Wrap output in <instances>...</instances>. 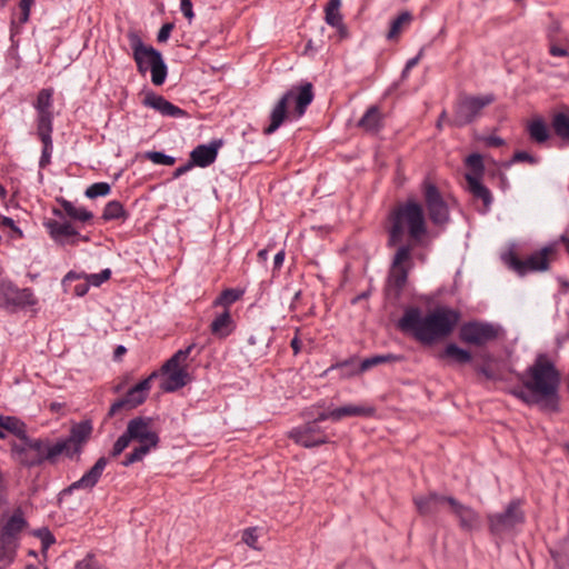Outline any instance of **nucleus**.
<instances>
[{
	"instance_id": "nucleus-1",
	"label": "nucleus",
	"mask_w": 569,
	"mask_h": 569,
	"mask_svg": "<svg viewBox=\"0 0 569 569\" xmlns=\"http://www.w3.org/2000/svg\"><path fill=\"white\" fill-rule=\"evenodd\" d=\"M460 318V311L449 307H437L426 315L418 307H409L398 320V328L421 345L431 346L449 337Z\"/></svg>"
},
{
	"instance_id": "nucleus-2",
	"label": "nucleus",
	"mask_w": 569,
	"mask_h": 569,
	"mask_svg": "<svg viewBox=\"0 0 569 569\" xmlns=\"http://www.w3.org/2000/svg\"><path fill=\"white\" fill-rule=\"evenodd\" d=\"M517 378L528 391L535 393L541 410H560V372L545 355H539L523 373H517Z\"/></svg>"
},
{
	"instance_id": "nucleus-3",
	"label": "nucleus",
	"mask_w": 569,
	"mask_h": 569,
	"mask_svg": "<svg viewBox=\"0 0 569 569\" xmlns=\"http://www.w3.org/2000/svg\"><path fill=\"white\" fill-rule=\"evenodd\" d=\"M388 241L389 248L396 247L405 239L406 233L409 237V243L412 249L422 243L428 233V227L425 210L421 203L415 199H408L392 208L388 216Z\"/></svg>"
},
{
	"instance_id": "nucleus-4",
	"label": "nucleus",
	"mask_w": 569,
	"mask_h": 569,
	"mask_svg": "<svg viewBox=\"0 0 569 569\" xmlns=\"http://www.w3.org/2000/svg\"><path fill=\"white\" fill-rule=\"evenodd\" d=\"M64 449L62 443H51L48 438H30L26 435L19 443H11L10 452L12 459L19 465L33 468L44 462L56 463Z\"/></svg>"
},
{
	"instance_id": "nucleus-5",
	"label": "nucleus",
	"mask_w": 569,
	"mask_h": 569,
	"mask_svg": "<svg viewBox=\"0 0 569 569\" xmlns=\"http://www.w3.org/2000/svg\"><path fill=\"white\" fill-rule=\"evenodd\" d=\"M313 97L312 84L310 82H306L299 87H292L279 99L271 110L270 123L263 129V133L266 136L273 133L289 117L288 106L291 101H295L292 116L298 119L305 114Z\"/></svg>"
},
{
	"instance_id": "nucleus-6",
	"label": "nucleus",
	"mask_w": 569,
	"mask_h": 569,
	"mask_svg": "<svg viewBox=\"0 0 569 569\" xmlns=\"http://www.w3.org/2000/svg\"><path fill=\"white\" fill-rule=\"evenodd\" d=\"M127 432L132 441L139 445L133 450L126 455L121 465L129 467L136 462H140L143 458L159 446V435L152 430V418L139 416L129 420L127 425Z\"/></svg>"
},
{
	"instance_id": "nucleus-7",
	"label": "nucleus",
	"mask_w": 569,
	"mask_h": 569,
	"mask_svg": "<svg viewBox=\"0 0 569 569\" xmlns=\"http://www.w3.org/2000/svg\"><path fill=\"white\" fill-rule=\"evenodd\" d=\"M522 506L523 500L515 498L507 503L502 511L488 513L489 532L498 538L516 532L526 522V512Z\"/></svg>"
},
{
	"instance_id": "nucleus-8",
	"label": "nucleus",
	"mask_w": 569,
	"mask_h": 569,
	"mask_svg": "<svg viewBox=\"0 0 569 569\" xmlns=\"http://www.w3.org/2000/svg\"><path fill=\"white\" fill-rule=\"evenodd\" d=\"M194 347L196 345L191 343L187 348L178 350L163 363L162 371L167 373V377L160 385L162 391L174 392L189 382V373L182 365Z\"/></svg>"
},
{
	"instance_id": "nucleus-9",
	"label": "nucleus",
	"mask_w": 569,
	"mask_h": 569,
	"mask_svg": "<svg viewBox=\"0 0 569 569\" xmlns=\"http://www.w3.org/2000/svg\"><path fill=\"white\" fill-rule=\"evenodd\" d=\"M556 252L553 246H546L541 250L533 252L527 259H520L513 250L502 254V261L509 269L519 276L528 272L546 271L549 268V256Z\"/></svg>"
},
{
	"instance_id": "nucleus-10",
	"label": "nucleus",
	"mask_w": 569,
	"mask_h": 569,
	"mask_svg": "<svg viewBox=\"0 0 569 569\" xmlns=\"http://www.w3.org/2000/svg\"><path fill=\"white\" fill-rule=\"evenodd\" d=\"M500 327L481 320H470L459 327V340L466 345L485 347L499 338Z\"/></svg>"
},
{
	"instance_id": "nucleus-11",
	"label": "nucleus",
	"mask_w": 569,
	"mask_h": 569,
	"mask_svg": "<svg viewBox=\"0 0 569 569\" xmlns=\"http://www.w3.org/2000/svg\"><path fill=\"white\" fill-rule=\"evenodd\" d=\"M411 251V244H400L392 258L388 284L395 290L396 296H400L407 284L409 271L412 267Z\"/></svg>"
},
{
	"instance_id": "nucleus-12",
	"label": "nucleus",
	"mask_w": 569,
	"mask_h": 569,
	"mask_svg": "<svg viewBox=\"0 0 569 569\" xmlns=\"http://www.w3.org/2000/svg\"><path fill=\"white\" fill-rule=\"evenodd\" d=\"M495 101V96H467L460 99L455 108L452 123L456 127H465L475 121L482 109Z\"/></svg>"
},
{
	"instance_id": "nucleus-13",
	"label": "nucleus",
	"mask_w": 569,
	"mask_h": 569,
	"mask_svg": "<svg viewBox=\"0 0 569 569\" xmlns=\"http://www.w3.org/2000/svg\"><path fill=\"white\" fill-rule=\"evenodd\" d=\"M158 378V372L153 371L147 378L131 387L126 395L116 400L109 408L108 417H114L120 410H132L142 405L151 390V382Z\"/></svg>"
},
{
	"instance_id": "nucleus-14",
	"label": "nucleus",
	"mask_w": 569,
	"mask_h": 569,
	"mask_svg": "<svg viewBox=\"0 0 569 569\" xmlns=\"http://www.w3.org/2000/svg\"><path fill=\"white\" fill-rule=\"evenodd\" d=\"M43 226L50 238L59 246H77L79 241L88 242V236L80 234L71 222L47 219Z\"/></svg>"
},
{
	"instance_id": "nucleus-15",
	"label": "nucleus",
	"mask_w": 569,
	"mask_h": 569,
	"mask_svg": "<svg viewBox=\"0 0 569 569\" xmlns=\"http://www.w3.org/2000/svg\"><path fill=\"white\" fill-rule=\"evenodd\" d=\"M288 437L305 448L319 447L329 442L328 435L317 425V421H307L301 426L292 428L288 432Z\"/></svg>"
},
{
	"instance_id": "nucleus-16",
	"label": "nucleus",
	"mask_w": 569,
	"mask_h": 569,
	"mask_svg": "<svg viewBox=\"0 0 569 569\" xmlns=\"http://www.w3.org/2000/svg\"><path fill=\"white\" fill-rule=\"evenodd\" d=\"M423 196L431 222L436 226L447 223L450 218L449 208L438 188L432 183H427L425 186Z\"/></svg>"
},
{
	"instance_id": "nucleus-17",
	"label": "nucleus",
	"mask_w": 569,
	"mask_h": 569,
	"mask_svg": "<svg viewBox=\"0 0 569 569\" xmlns=\"http://www.w3.org/2000/svg\"><path fill=\"white\" fill-rule=\"evenodd\" d=\"M92 423L89 420H84L72 426L70 435L67 438L57 441L58 443H62L66 448L62 455L70 459L74 456H80L84 443L92 433Z\"/></svg>"
},
{
	"instance_id": "nucleus-18",
	"label": "nucleus",
	"mask_w": 569,
	"mask_h": 569,
	"mask_svg": "<svg viewBox=\"0 0 569 569\" xmlns=\"http://www.w3.org/2000/svg\"><path fill=\"white\" fill-rule=\"evenodd\" d=\"M108 465V459L106 457H100L94 465L83 473V476L77 481L72 482L68 487L61 490V496H70L76 490H87L92 491L93 488L100 481L103 471Z\"/></svg>"
},
{
	"instance_id": "nucleus-19",
	"label": "nucleus",
	"mask_w": 569,
	"mask_h": 569,
	"mask_svg": "<svg viewBox=\"0 0 569 569\" xmlns=\"http://www.w3.org/2000/svg\"><path fill=\"white\" fill-rule=\"evenodd\" d=\"M53 89L43 88L38 92L33 107L37 111V130L53 129Z\"/></svg>"
},
{
	"instance_id": "nucleus-20",
	"label": "nucleus",
	"mask_w": 569,
	"mask_h": 569,
	"mask_svg": "<svg viewBox=\"0 0 569 569\" xmlns=\"http://www.w3.org/2000/svg\"><path fill=\"white\" fill-rule=\"evenodd\" d=\"M452 515L458 520V526L462 531L471 532L480 526V515L472 507L461 503L458 499L450 496L447 499Z\"/></svg>"
},
{
	"instance_id": "nucleus-21",
	"label": "nucleus",
	"mask_w": 569,
	"mask_h": 569,
	"mask_svg": "<svg viewBox=\"0 0 569 569\" xmlns=\"http://www.w3.org/2000/svg\"><path fill=\"white\" fill-rule=\"evenodd\" d=\"M1 295L7 306L24 308L37 303V299L30 288L20 289L12 282H7L1 286Z\"/></svg>"
},
{
	"instance_id": "nucleus-22",
	"label": "nucleus",
	"mask_w": 569,
	"mask_h": 569,
	"mask_svg": "<svg viewBox=\"0 0 569 569\" xmlns=\"http://www.w3.org/2000/svg\"><path fill=\"white\" fill-rule=\"evenodd\" d=\"M127 37L132 49V57L136 61L137 69L140 73L144 74L149 70L152 61L149 51L156 49L151 46H146L136 31H129Z\"/></svg>"
},
{
	"instance_id": "nucleus-23",
	"label": "nucleus",
	"mask_w": 569,
	"mask_h": 569,
	"mask_svg": "<svg viewBox=\"0 0 569 569\" xmlns=\"http://www.w3.org/2000/svg\"><path fill=\"white\" fill-rule=\"evenodd\" d=\"M221 139L212 140L208 144H199L190 152V162L193 167L207 168L212 164L217 157L218 151L222 147Z\"/></svg>"
},
{
	"instance_id": "nucleus-24",
	"label": "nucleus",
	"mask_w": 569,
	"mask_h": 569,
	"mask_svg": "<svg viewBox=\"0 0 569 569\" xmlns=\"http://www.w3.org/2000/svg\"><path fill=\"white\" fill-rule=\"evenodd\" d=\"M29 523L24 518L23 510L18 507L13 513L2 523L0 537L20 542L21 533L28 528Z\"/></svg>"
},
{
	"instance_id": "nucleus-25",
	"label": "nucleus",
	"mask_w": 569,
	"mask_h": 569,
	"mask_svg": "<svg viewBox=\"0 0 569 569\" xmlns=\"http://www.w3.org/2000/svg\"><path fill=\"white\" fill-rule=\"evenodd\" d=\"M437 359L447 366H465L472 361V353L451 342L437 353Z\"/></svg>"
},
{
	"instance_id": "nucleus-26",
	"label": "nucleus",
	"mask_w": 569,
	"mask_h": 569,
	"mask_svg": "<svg viewBox=\"0 0 569 569\" xmlns=\"http://www.w3.org/2000/svg\"><path fill=\"white\" fill-rule=\"evenodd\" d=\"M143 104L150 107L164 117L182 118L187 116V112L168 101L162 96L156 93H148L143 100Z\"/></svg>"
},
{
	"instance_id": "nucleus-27",
	"label": "nucleus",
	"mask_w": 569,
	"mask_h": 569,
	"mask_svg": "<svg viewBox=\"0 0 569 569\" xmlns=\"http://www.w3.org/2000/svg\"><path fill=\"white\" fill-rule=\"evenodd\" d=\"M447 499H450V496H443L436 491H430L425 496L413 497V503L419 515L431 516L438 512L439 505L447 503Z\"/></svg>"
},
{
	"instance_id": "nucleus-28",
	"label": "nucleus",
	"mask_w": 569,
	"mask_h": 569,
	"mask_svg": "<svg viewBox=\"0 0 569 569\" xmlns=\"http://www.w3.org/2000/svg\"><path fill=\"white\" fill-rule=\"evenodd\" d=\"M57 202L60 204L61 209L53 208L52 213L57 218H63V212L72 220L79 222H88L92 220L93 213L87 210L83 207H76L71 201L64 198H57Z\"/></svg>"
},
{
	"instance_id": "nucleus-29",
	"label": "nucleus",
	"mask_w": 569,
	"mask_h": 569,
	"mask_svg": "<svg viewBox=\"0 0 569 569\" xmlns=\"http://www.w3.org/2000/svg\"><path fill=\"white\" fill-rule=\"evenodd\" d=\"M465 179L468 183V191L475 199L482 201V212H487L493 200L491 191L481 182L479 177L465 176Z\"/></svg>"
},
{
	"instance_id": "nucleus-30",
	"label": "nucleus",
	"mask_w": 569,
	"mask_h": 569,
	"mask_svg": "<svg viewBox=\"0 0 569 569\" xmlns=\"http://www.w3.org/2000/svg\"><path fill=\"white\" fill-rule=\"evenodd\" d=\"M236 329L234 321L229 310L218 315L210 325V332L218 339H226Z\"/></svg>"
},
{
	"instance_id": "nucleus-31",
	"label": "nucleus",
	"mask_w": 569,
	"mask_h": 569,
	"mask_svg": "<svg viewBox=\"0 0 569 569\" xmlns=\"http://www.w3.org/2000/svg\"><path fill=\"white\" fill-rule=\"evenodd\" d=\"M357 126L366 132L378 133L383 127L380 108L378 106H370L359 119Z\"/></svg>"
},
{
	"instance_id": "nucleus-32",
	"label": "nucleus",
	"mask_w": 569,
	"mask_h": 569,
	"mask_svg": "<svg viewBox=\"0 0 569 569\" xmlns=\"http://www.w3.org/2000/svg\"><path fill=\"white\" fill-rule=\"evenodd\" d=\"M376 412L375 407L365 405H346L333 409L332 420L340 421L346 417H372Z\"/></svg>"
},
{
	"instance_id": "nucleus-33",
	"label": "nucleus",
	"mask_w": 569,
	"mask_h": 569,
	"mask_svg": "<svg viewBox=\"0 0 569 569\" xmlns=\"http://www.w3.org/2000/svg\"><path fill=\"white\" fill-rule=\"evenodd\" d=\"M526 130L530 140L543 144L550 139V130L542 118H535L527 123Z\"/></svg>"
},
{
	"instance_id": "nucleus-34",
	"label": "nucleus",
	"mask_w": 569,
	"mask_h": 569,
	"mask_svg": "<svg viewBox=\"0 0 569 569\" xmlns=\"http://www.w3.org/2000/svg\"><path fill=\"white\" fill-rule=\"evenodd\" d=\"M52 132L53 129L37 130V136L42 143V151L39 160V167L42 169H44L51 162V156L53 151Z\"/></svg>"
},
{
	"instance_id": "nucleus-35",
	"label": "nucleus",
	"mask_w": 569,
	"mask_h": 569,
	"mask_svg": "<svg viewBox=\"0 0 569 569\" xmlns=\"http://www.w3.org/2000/svg\"><path fill=\"white\" fill-rule=\"evenodd\" d=\"M149 53L152 57L151 66L149 68L151 71V81L154 86H161L167 77V64L158 50H151Z\"/></svg>"
},
{
	"instance_id": "nucleus-36",
	"label": "nucleus",
	"mask_w": 569,
	"mask_h": 569,
	"mask_svg": "<svg viewBox=\"0 0 569 569\" xmlns=\"http://www.w3.org/2000/svg\"><path fill=\"white\" fill-rule=\"evenodd\" d=\"M403 359V356L395 353L375 355L360 361L358 371L366 372L376 366L401 362Z\"/></svg>"
},
{
	"instance_id": "nucleus-37",
	"label": "nucleus",
	"mask_w": 569,
	"mask_h": 569,
	"mask_svg": "<svg viewBox=\"0 0 569 569\" xmlns=\"http://www.w3.org/2000/svg\"><path fill=\"white\" fill-rule=\"evenodd\" d=\"M20 542L0 537V569L10 566L17 556Z\"/></svg>"
},
{
	"instance_id": "nucleus-38",
	"label": "nucleus",
	"mask_w": 569,
	"mask_h": 569,
	"mask_svg": "<svg viewBox=\"0 0 569 569\" xmlns=\"http://www.w3.org/2000/svg\"><path fill=\"white\" fill-rule=\"evenodd\" d=\"M0 430H7L20 440L27 435V426L17 417L0 415Z\"/></svg>"
},
{
	"instance_id": "nucleus-39",
	"label": "nucleus",
	"mask_w": 569,
	"mask_h": 569,
	"mask_svg": "<svg viewBox=\"0 0 569 569\" xmlns=\"http://www.w3.org/2000/svg\"><path fill=\"white\" fill-rule=\"evenodd\" d=\"M329 370H339L341 378H351L358 375L363 373V371L359 370V363L357 357H350L346 360L338 361L333 363Z\"/></svg>"
},
{
	"instance_id": "nucleus-40",
	"label": "nucleus",
	"mask_w": 569,
	"mask_h": 569,
	"mask_svg": "<svg viewBox=\"0 0 569 569\" xmlns=\"http://www.w3.org/2000/svg\"><path fill=\"white\" fill-rule=\"evenodd\" d=\"M129 213L118 200L109 201L103 209L101 219L104 221L126 220Z\"/></svg>"
},
{
	"instance_id": "nucleus-41",
	"label": "nucleus",
	"mask_w": 569,
	"mask_h": 569,
	"mask_svg": "<svg viewBox=\"0 0 569 569\" xmlns=\"http://www.w3.org/2000/svg\"><path fill=\"white\" fill-rule=\"evenodd\" d=\"M551 126L555 133L563 141L569 142V114L558 112L552 117Z\"/></svg>"
},
{
	"instance_id": "nucleus-42",
	"label": "nucleus",
	"mask_w": 569,
	"mask_h": 569,
	"mask_svg": "<svg viewBox=\"0 0 569 569\" xmlns=\"http://www.w3.org/2000/svg\"><path fill=\"white\" fill-rule=\"evenodd\" d=\"M341 0H329L325 7V21L330 27L337 26L343 20L340 12Z\"/></svg>"
},
{
	"instance_id": "nucleus-43",
	"label": "nucleus",
	"mask_w": 569,
	"mask_h": 569,
	"mask_svg": "<svg viewBox=\"0 0 569 569\" xmlns=\"http://www.w3.org/2000/svg\"><path fill=\"white\" fill-rule=\"evenodd\" d=\"M244 291L241 289L229 288L224 289L213 301V306H222L228 310V308L238 301Z\"/></svg>"
},
{
	"instance_id": "nucleus-44",
	"label": "nucleus",
	"mask_w": 569,
	"mask_h": 569,
	"mask_svg": "<svg viewBox=\"0 0 569 569\" xmlns=\"http://www.w3.org/2000/svg\"><path fill=\"white\" fill-rule=\"evenodd\" d=\"M466 164L470 169V172H467L465 176H475L482 178L485 172V164L482 156L479 153H471L466 158Z\"/></svg>"
},
{
	"instance_id": "nucleus-45",
	"label": "nucleus",
	"mask_w": 569,
	"mask_h": 569,
	"mask_svg": "<svg viewBox=\"0 0 569 569\" xmlns=\"http://www.w3.org/2000/svg\"><path fill=\"white\" fill-rule=\"evenodd\" d=\"M411 20H412V16L409 11H405V12L400 13L396 19H393L391 21L390 30L387 33V39L388 40L396 39L400 34L402 26L409 24Z\"/></svg>"
},
{
	"instance_id": "nucleus-46",
	"label": "nucleus",
	"mask_w": 569,
	"mask_h": 569,
	"mask_svg": "<svg viewBox=\"0 0 569 569\" xmlns=\"http://www.w3.org/2000/svg\"><path fill=\"white\" fill-rule=\"evenodd\" d=\"M509 393L528 406L537 405L539 407V400L535 393L528 391L523 386L510 389Z\"/></svg>"
},
{
	"instance_id": "nucleus-47",
	"label": "nucleus",
	"mask_w": 569,
	"mask_h": 569,
	"mask_svg": "<svg viewBox=\"0 0 569 569\" xmlns=\"http://www.w3.org/2000/svg\"><path fill=\"white\" fill-rule=\"evenodd\" d=\"M111 187L108 182H96L86 189V197L94 199L97 197H106L110 193Z\"/></svg>"
},
{
	"instance_id": "nucleus-48",
	"label": "nucleus",
	"mask_w": 569,
	"mask_h": 569,
	"mask_svg": "<svg viewBox=\"0 0 569 569\" xmlns=\"http://www.w3.org/2000/svg\"><path fill=\"white\" fill-rule=\"evenodd\" d=\"M516 162H527L529 164H537L538 158L527 151L519 150L516 151L512 158L509 161H506L502 166L503 168H510Z\"/></svg>"
},
{
	"instance_id": "nucleus-49",
	"label": "nucleus",
	"mask_w": 569,
	"mask_h": 569,
	"mask_svg": "<svg viewBox=\"0 0 569 569\" xmlns=\"http://www.w3.org/2000/svg\"><path fill=\"white\" fill-rule=\"evenodd\" d=\"M146 158L152 161L154 164L173 166L176 159L160 151H148Z\"/></svg>"
},
{
	"instance_id": "nucleus-50",
	"label": "nucleus",
	"mask_w": 569,
	"mask_h": 569,
	"mask_svg": "<svg viewBox=\"0 0 569 569\" xmlns=\"http://www.w3.org/2000/svg\"><path fill=\"white\" fill-rule=\"evenodd\" d=\"M34 536L41 540L42 552H46L56 542L54 536L46 527L36 530Z\"/></svg>"
},
{
	"instance_id": "nucleus-51",
	"label": "nucleus",
	"mask_w": 569,
	"mask_h": 569,
	"mask_svg": "<svg viewBox=\"0 0 569 569\" xmlns=\"http://www.w3.org/2000/svg\"><path fill=\"white\" fill-rule=\"evenodd\" d=\"M131 438H129L127 430L116 440L113 443L112 450L110 452L111 457L116 458L123 452V450L130 445Z\"/></svg>"
},
{
	"instance_id": "nucleus-52",
	"label": "nucleus",
	"mask_w": 569,
	"mask_h": 569,
	"mask_svg": "<svg viewBox=\"0 0 569 569\" xmlns=\"http://www.w3.org/2000/svg\"><path fill=\"white\" fill-rule=\"evenodd\" d=\"M76 569H106L93 555L88 553L82 560L78 561Z\"/></svg>"
},
{
	"instance_id": "nucleus-53",
	"label": "nucleus",
	"mask_w": 569,
	"mask_h": 569,
	"mask_svg": "<svg viewBox=\"0 0 569 569\" xmlns=\"http://www.w3.org/2000/svg\"><path fill=\"white\" fill-rule=\"evenodd\" d=\"M111 277V270L110 269H103L99 273H91L87 277V280L90 284L94 287H99L104 281L109 280Z\"/></svg>"
},
{
	"instance_id": "nucleus-54",
	"label": "nucleus",
	"mask_w": 569,
	"mask_h": 569,
	"mask_svg": "<svg viewBox=\"0 0 569 569\" xmlns=\"http://www.w3.org/2000/svg\"><path fill=\"white\" fill-rule=\"evenodd\" d=\"M0 226L11 229L19 238H22V230L16 224L14 220L10 217L0 213Z\"/></svg>"
},
{
	"instance_id": "nucleus-55",
	"label": "nucleus",
	"mask_w": 569,
	"mask_h": 569,
	"mask_svg": "<svg viewBox=\"0 0 569 569\" xmlns=\"http://www.w3.org/2000/svg\"><path fill=\"white\" fill-rule=\"evenodd\" d=\"M475 370L478 375L483 376L487 380H498L496 372L487 365H476Z\"/></svg>"
},
{
	"instance_id": "nucleus-56",
	"label": "nucleus",
	"mask_w": 569,
	"mask_h": 569,
	"mask_svg": "<svg viewBox=\"0 0 569 569\" xmlns=\"http://www.w3.org/2000/svg\"><path fill=\"white\" fill-rule=\"evenodd\" d=\"M172 29H173V24L172 23H164L160 28V30L158 32L157 40L159 42L167 41L169 39V37H170V33H171Z\"/></svg>"
},
{
	"instance_id": "nucleus-57",
	"label": "nucleus",
	"mask_w": 569,
	"mask_h": 569,
	"mask_svg": "<svg viewBox=\"0 0 569 569\" xmlns=\"http://www.w3.org/2000/svg\"><path fill=\"white\" fill-rule=\"evenodd\" d=\"M180 1H181V3H180L181 12L189 21H191L194 16L193 10H192L191 0H180Z\"/></svg>"
},
{
	"instance_id": "nucleus-58",
	"label": "nucleus",
	"mask_w": 569,
	"mask_h": 569,
	"mask_svg": "<svg viewBox=\"0 0 569 569\" xmlns=\"http://www.w3.org/2000/svg\"><path fill=\"white\" fill-rule=\"evenodd\" d=\"M485 143L487 147L499 148L505 146L506 142L502 138L492 134L485 138Z\"/></svg>"
},
{
	"instance_id": "nucleus-59",
	"label": "nucleus",
	"mask_w": 569,
	"mask_h": 569,
	"mask_svg": "<svg viewBox=\"0 0 569 569\" xmlns=\"http://www.w3.org/2000/svg\"><path fill=\"white\" fill-rule=\"evenodd\" d=\"M242 540H243V541H244L249 547L256 548L257 536L254 535V530H253V529H247V530H244V532H243V537H242Z\"/></svg>"
},
{
	"instance_id": "nucleus-60",
	"label": "nucleus",
	"mask_w": 569,
	"mask_h": 569,
	"mask_svg": "<svg viewBox=\"0 0 569 569\" xmlns=\"http://www.w3.org/2000/svg\"><path fill=\"white\" fill-rule=\"evenodd\" d=\"M549 53L553 57H567L568 50L556 44H551L549 48Z\"/></svg>"
},
{
	"instance_id": "nucleus-61",
	"label": "nucleus",
	"mask_w": 569,
	"mask_h": 569,
	"mask_svg": "<svg viewBox=\"0 0 569 569\" xmlns=\"http://www.w3.org/2000/svg\"><path fill=\"white\" fill-rule=\"evenodd\" d=\"M192 168H193V164H191V162L189 160L186 164L178 167L173 171V178L177 179V178L181 177L182 174L187 173Z\"/></svg>"
},
{
	"instance_id": "nucleus-62",
	"label": "nucleus",
	"mask_w": 569,
	"mask_h": 569,
	"mask_svg": "<svg viewBox=\"0 0 569 569\" xmlns=\"http://www.w3.org/2000/svg\"><path fill=\"white\" fill-rule=\"evenodd\" d=\"M332 28L337 29L340 39H346L349 37V31L347 26L343 23V20L340 21L339 24L332 26Z\"/></svg>"
},
{
	"instance_id": "nucleus-63",
	"label": "nucleus",
	"mask_w": 569,
	"mask_h": 569,
	"mask_svg": "<svg viewBox=\"0 0 569 569\" xmlns=\"http://www.w3.org/2000/svg\"><path fill=\"white\" fill-rule=\"evenodd\" d=\"M332 413H333V410L322 411L312 421H317V425H319L320 422H322L325 420H328V419L332 420V416H331Z\"/></svg>"
},
{
	"instance_id": "nucleus-64",
	"label": "nucleus",
	"mask_w": 569,
	"mask_h": 569,
	"mask_svg": "<svg viewBox=\"0 0 569 569\" xmlns=\"http://www.w3.org/2000/svg\"><path fill=\"white\" fill-rule=\"evenodd\" d=\"M284 261V251L281 250L278 253H276L273 259L274 269H280L282 263Z\"/></svg>"
}]
</instances>
